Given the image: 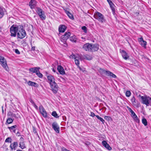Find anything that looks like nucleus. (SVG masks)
Returning a JSON list of instances; mask_svg holds the SVG:
<instances>
[{
	"instance_id": "obj_1",
	"label": "nucleus",
	"mask_w": 151,
	"mask_h": 151,
	"mask_svg": "<svg viewBox=\"0 0 151 151\" xmlns=\"http://www.w3.org/2000/svg\"><path fill=\"white\" fill-rule=\"evenodd\" d=\"M26 35L25 30L23 29L22 25H18V27L17 37L20 39H22Z\"/></svg>"
},
{
	"instance_id": "obj_2",
	"label": "nucleus",
	"mask_w": 151,
	"mask_h": 151,
	"mask_svg": "<svg viewBox=\"0 0 151 151\" xmlns=\"http://www.w3.org/2000/svg\"><path fill=\"white\" fill-rule=\"evenodd\" d=\"M142 98V100L141 101L142 104H145L147 106H149L151 104V97L145 95Z\"/></svg>"
},
{
	"instance_id": "obj_3",
	"label": "nucleus",
	"mask_w": 151,
	"mask_h": 151,
	"mask_svg": "<svg viewBox=\"0 0 151 151\" xmlns=\"http://www.w3.org/2000/svg\"><path fill=\"white\" fill-rule=\"evenodd\" d=\"M94 16L96 19L101 23H103L105 22V20L104 15L99 12H97L95 13Z\"/></svg>"
},
{
	"instance_id": "obj_4",
	"label": "nucleus",
	"mask_w": 151,
	"mask_h": 151,
	"mask_svg": "<svg viewBox=\"0 0 151 151\" xmlns=\"http://www.w3.org/2000/svg\"><path fill=\"white\" fill-rule=\"evenodd\" d=\"M71 36V33L69 32H65L64 35L61 37V41L63 42V44H65L66 40Z\"/></svg>"
},
{
	"instance_id": "obj_5",
	"label": "nucleus",
	"mask_w": 151,
	"mask_h": 151,
	"mask_svg": "<svg viewBox=\"0 0 151 151\" xmlns=\"http://www.w3.org/2000/svg\"><path fill=\"white\" fill-rule=\"evenodd\" d=\"M18 25L17 26H12L10 28L11 36L15 37L16 35V33L18 32Z\"/></svg>"
},
{
	"instance_id": "obj_6",
	"label": "nucleus",
	"mask_w": 151,
	"mask_h": 151,
	"mask_svg": "<svg viewBox=\"0 0 151 151\" xmlns=\"http://www.w3.org/2000/svg\"><path fill=\"white\" fill-rule=\"evenodd\" d=\"M0 62L1 65L6 71H8L9 68L7 66L6 61L5 58L0 55Z\"/></svg>"
},
{
	"instance_id": "obj_7",
	"label": "nucleus",
	"mask_w": 151,
	"mask_h": 151,
	"mask_svg": "<svg viewBox=\"0 0 151 151\" xmlns=\"http://www.w3.org/2000/svg\"><path fill=\"white\" fill-rule=\"evenodd\" d=\"M51 89L54 93H56L58 90L59 87L57 83H54L50 85Z\"/></svg>"
},
{
	"instance_id": "obj_8",
	"label": "nucleus",
	"mask_w": 151,
	"mask_h": 151,
	"mask_svg": "<svg viewBox=\"0 0 151 151\" xmlns=\"http://www.w3.org/2000/svg\"><path fill=\"white\" fill-rule=\"evenodd\" d=\"M92 46V44L89 43H86L83 45V48L86 51L91 52Z\"/></svg>"
},
{
	"instance_id": "obj_9",
	"label": "nucleus",
	"mask_w": 151,
	"mask_h": 151,
	"mask_svg": "<svg viewBox=\"0 0 151 151\" xmlns=\"http://www.w3.org/2000/svg\"><path fill=\"white\" fill-rule=\"evenodd\" d=\"M52 128L55 132L59 133L60 132V127L56 122H54L52 124Z\"/></svg>"
},
{
	"instance_id": "obj_10",
	"label": "nucleus",
	"mask_w": 151,
	"mask_h": 151,
	"mask_svg": "<svg viewBox=\"0 0 151 151\" xmlns=\"http://www.w3.org/2000/svg\"><path fill=\"white\" fill-rule=\"evenodd\" d=\"M47 78L48 81V82L50 85L55 83V79L52 75H49L47 76Z\"/></svg>"
},
{
	"instance_id": "obj_11",
	"label": "nucleus",
	"mask_w": 151,
	"mask_h": 151,
	"mask_svg": "<svg viewBox=\"0 0 151 151\" xmlns=\"http://www.w3.org/2000/svg\"><path fill=\"white\" fill-rule=\"evenodd\" d=\"M39 109L40 113L44 117H47V113L45 109L42 106H39Z\"/></svg>"
},
{
	"instance_id": "obj_12",
	"label": "nucleus",
	"mask_w": 151,
	"mask_h": 151,
	"mask_svg": "<svg viewBox=\"0 0 151 151\" xmlns=\"http://www.w3.org/2000/svg\"><path fill=\"white\" fill-rule=\"evenodd\" d=\"M120 52L121 53L122 57L125 60H126L129 58V56L125 51L120 49Z\"/></svg>"
},
{
	"instance_id": "obj_13",
	"label": "nucleus",
	"mask_w": 151,
	"mask_h": 151,
	"mask_svg": "<svg viewBox=\"0 0 151 151\" xmlns=\"http://www.w3.org/2000/svg\"><path fill=\"white\" fill-rule=\"evenodd\" d=\"M18 146L17 142H15L11 143L10 146V147L12 150H14Z\"/></svg>"
},
{
	"instance_id": "obj_14",
	"label": "nucleus",
	"mask_w": 151,
	"mask_h": 151,
	"mask_svg": "<svg viewBox=\"0 0 151 151\" xmlns=\"http://www.w3.org/2000/svg\"><path fill=\"white\" fill-rule=\"evenodd\" d=\"M132 104L134 106H138L139 103L137 100H136L134 96H133L131 99Z\"/></svg>"
},
{
	"instance_id": "obj_15",
	"label": "nucleus",
	"mask_w": 151,
	"mask_h": 151,
	"mask_svg": "<svg viewBox=\"0 0 151 151\" xmlns=\"http://www.w3.org/2000/svg\"><path fill=\"white\" fill-rule=\"evenodd\" d=\"M138 40L139 44L142 46L144 47L146 46L147 44V42L146 41L143 40L142 37L138 38Z\"/></svg>"
},
{
	"instance_id": "obj_16",
	"label": "nucleus",
	"mask_w": 151,
	"mask_h": 151,
	"mask_svg": "<svg viewBox=\"0 0 151 151\" xmlns=\"http://www.w3.org/2000/svg\"><path fill=\"white\" fill-rule=\"evenodd\" d=\"M102 144L103 146L106 147L108 150H110L112 149L111 147H110L109 144L107 143L105 141H103L102 142Z\"/></svg>"
},
{
	"instance_id": "obj_17",
	"label": "nucleus",
	"mask_w": 151,
	"mask_h": 151,
	"mask_svg": "<svg viewBox=\"0 0 151 151\" xmlns=\"http://www.w3.org/2000/svg\"><path fill=\"white\" fill-rule=\"evenodd\" d=\"M36 2L35 0H31L29 3V6L31 9L34 8L36 6Z\"/></svg>"
},
{
	"instance_id": "obj_18",
	"label": "nucleus",
	"mask_w": 151,
	"mask_h": 151,
	"mask_svg": "<svg viewBox=\"0 0 151 151\" xmlns=\"http://www.w3.org/2000/svg\"><path fill=\"white\" fill-rule=\"evenodd\" d=\"M57 69L60 74L63 75L65 74V72L64 69L61 65L58 66Z\"/></svg>"
},
{
	"instance_id": "obj_19",
	"label": "nucleus",
	"mask_w": 151,
	"mask_h": 151,
	"mask_svg": "<svg viewBox=\"0 0 151 151\" xmlns=\"http://www.w3.org/2000/svg\"><path fill=\"white\" fill-rule=\"evenodd\" d=\"M105 74L108 76L111 77L112 78H115L116 77V76L112 72L106 70Z\"/></svg>"
},
{
	"instance_id": "obj_20",
	"label": "nucleus",
	"mask_w": 151,
	"mask_h": 151,
	"mask_svg": "<svg viewBox=\"0 0 151 151\" xmlns=\"http://www.w3.org/2000/svg\"><path fill=\"white\" fill-rule=\"evenodd\" d=\"M40 68V67H34L30 68L29 70L30 72H32L33 73H36L37 71L39 70Z\"/></svg>"
},
{
	"instance_id": "obj_21",
	"label": "nucleus",
	"mask_w": 151,
	"mask_h": 151,
	"mask_svg": "<svg viewBox=\"0 0 151 151\" xmlns=\"http://www.w3.org/2000/svg\"><path fill=\"white\" fill-rule=\"evenodd\" d=\"M38 15L40 17V18L42 20H45L46 18V16L44 12L43 11H42V12L40 13Z\"/></svg>"
},
{
	"instance_id": "obj_22",
	"label": "nucleus",
	"mask_w": 151,
	"mask_h": 151,
	"mask_svg": "<svg viewBox=\"0 0 151 151\" xmlns=\"http://www.w3.org/2000/svg\"><path fill=\"white\" fill-rule=\"evenodd\" d=\"M28 85L29 86H34L35 87H38V85L37 83L32 82L31 81H29L27 83Z\"/></svg>"
},
{
	"instance_id": "obj_23",
	"label": "nucleus",
	"mask_w": 151,
	"mask_h": 151,
	"mask_svg": "<svg viewBox=\"0 0 151 151\" xmlns=\"http://www.w3.org/2000/svg\"><path fill=\"white\" fill-rule=\"evenodd\" d=\"M91 52L97 51L99 49L98 45H92Z\"/></svg>"
},
{
	"instance_id": "obj_24",
	"label": "nucleus",
	"mask_w": 151,
	"mask_h": 151,
	"mask_svg": "<svg viewBox=\"0 0 151 151\" xmlns=\"http://www.w3.org/2000/svg\"><path fill=\"white\" fill-rule=\"evenodd\" d=\"M66 28V27L65 25H62L59 28V31L60 32H63L65 31Z\"/></svg>"
},
{
	"instance_id": "obj_25",
	"label": "nucleus",
	"mask_w": 151,
	"mask_h": 151,
	"mask_svg": "<svg viewBox=\"0 0 151 151\" xmlns=\"http://www.w3.org/2000/svg\"><path fill=\"white\" fill-rule=\"evenodd\" d=\"M109 3L110 6V8H111V9L112 10L113 14H114V13H115V9L114 8V4L113 3V2H112V1Z\"/></svg>"
},
{
	"instance_id": "obj_26",
	"label": "nucleus",
	"mask_w": 151,
	"mask_h": 151,
	"mask_svg": "<svg viewBox=\"0 0 151 151\" xmlns=\"http://www.w3.org/2000/svg\"><path fill=\"white\" fill-rule=\"evenodd\" d=\"M65 10V13L70 19L73 20L74 19V17L73 15L70 13L68 11Z\"/></svg>"
},
{
	"instance_id": "obj_27",
	"label": "nucleus",
	"mask_w": 151,
	"mask_h": 151,
	"mask_svg": "<svg viewBox=\"0 0 151 151\" xmlns=\"http://www.w3.org/2000/svg\"><path fill=\"white\" fill-rule=\"evenodd\" d=\"M5 12L4 8L0 7V18H1L4 16Z\"/></svg>"
},
{
	"instance_id": "obj_28",
	"label": "nucleus",
	"mask_w": 151,
	"mask_h": 151,
	"mask_svg": "<svg viewBox=\"0 0 151 151\" xmlns=\"http://www.w3.org/2000/svg\"><path fill=\"white\" fill-rule=\"evenodd\" d=\"M70 40L72 42H76V37L74 35L71 36L70 38Z\"/></svg>"
},
{
	"instance_id": "obj_29",
	"label": "nucleus",
	"mask_w": 151,
	"mask_h": 151,
	"mask_svg": "<svg viewBox=\"0 0 151 151\" xmlns=\"http://www.w3.org/2000/svg\"><path fill=\"white\" fill-rule=\"evenodd\" d=\"M17 127L16 125L13 126L11 127H8V128L11 131V130H13L14 133L16 132V129L15 128Z\"/></svg>"
},
{
	"instance_id": "obj_30",
	"label": "nucleus",
	"mask_w": 151,
	"mask_h": 151,
	"mask_svg": "<svg viewBox=\"0 0 151 151\" xmlns=\"http://www.w3.org/2000/svg\"><path fill=\"white\" fill-rule=\"evenodd\" d=\"M85 59H86L88 60H91L92 58V57L91 55H86L85 56Z\"/></svg>"
},
{
	"instance_id": "obj_31",
	"label": "nucleus",
	"mask_w": 151,
	"mask_h": 151,
	"mask_svg": "<svg viewBox=\"0 0 151 151\" xmlns=\"http://www.w3.org/2000/svg\"><path fill=\"white\" fill-rule=\"evenodd\" d=\"M19 147L22 149L25 148V146L24 142H20Z\"/></svg>"
},
{
	"instance_id": "obj_32",
	"label": "nucleus",
	"mask_w": 151,
	"mask_h": 151,
	"mask_svg": "<svg viewBox=\"0 0 151 151\" xmlns=\"http://www.w3.org/2000/svg\"><path fill=\"white\" fill-rule=\"evenodd\" d=\"M142 122L145 126L147 125V121L146 119L145 118H143L142 119Z\"/></svg>"
},
{
	"instance_id": "obj_33",
	"label": "nucleus",
	"mask_w": 151,
	"mask_h": 151,
	"mask_svg": "<svg viewBox=\"0 0 151 151\" xmlns=\"http://www.w3.org/2000/svg\"><path fill=\"white\" fill-rule=\"evenodd\" d=\"M52 115L56 118H58L59 117V116L55 111H53L52 113Z\"/></svg>"
},
{
	"instance_id": "obj_34",
	"label": "nucleus",
	"mask_w": 151,
	"mask_h": 151,
	"mask_svg": "<svg viewBox=\"0 0 151 151\" xmlns=\"http://www.w3.org/2000/svg\"><path fill=\"white\" fill-rule=\"evenodd\" d=\"M96 117L99 120L101 121L103 124H104V119L100 117L98 115H96Z\"/></svg>"
},
{
	"instance_id": "obj_35",
	"label": "nucleus",
	"mask_w": 151,
	"mask_h": 151,
	"mask_svg": "<svg viewBox=\"0 0 151 151\" xmlns=\"http://www.w3.org/2000/svg\"><path fill=\"white\" fill-rule=\"evenodd\" d=\"M106 70H104L102 68H100L99 71L101 74H105Z\"/></svg>"
},
{
	"instance_id": "obj_36",
	"label": "nucleus",
	"mask_w": 151,
	"mask_h": 151,
	"mask_svg": "<svg viewBox=\"0 0 151 151\" xmlns=\"http://www.w3.org/2000/svg\"><path fill=\"white\" fill-rule=\"evenodd\" d=\"M7 115L9 116L15 117V115L11 111L7 113Z\"/></svg>"
},
{
	"instance_id": "obj_37",
	"label": "nucleus",
	"mask_w": 151,
	"mask_h": 151,
	"mask_svg": "<svg viewBox=\"0 0 151 151\" xmlns=\"http://www.w3.org/2000/svg\"><path fill=\"white\" fill-rule=\"evenodd\" d=\"M36 74L39 78H41L42 77V75L40 73L39 70L38 71H37V72Z\"/></svg>"
},
{
	"instance_id": "obj_38",
	"label": "nucleus",
	"mask_w": 151,
	"mask_h": 151,
	"mask_svg": "<svg viewBox=\"0 0 151 151\" xmlns=\"http://www.w3.org/2000/svg\"><path fill=\"white\" fill-rule=\"evenodd\" d=\"M12 139L11 137H7L5 140V142H10L11 143L12 141Z\"/></svg>"
},
{
	"instance_id": "obj_39",
	"label": "nucleus",
	"mask_w": 151,
	"mask_h": 151,
	"mask_svg": "<svg viewBox=\"0 0 151 151\" xmlns=\"http://www.w3.org/2000/svg\"><path fill=\"white\" fill-rule=\"evenodd\" d=\"M13 122V120L10 118H8L6 120V122L8 124H10L12 123Z\"/></svg>"
},
{
	"instance_id": "obj_40",
	"label": "nucleus",
	"mask_w": 151,
	"mask_h": 151,
	"mask_svg": "<svg viewBox=\"0 0 151 151\" xmlns=\"http://www.w3.org/2000/svg\"><path fill=\"white\" fill-rule=\"evenodd\" d=\"M131 93L130 91H127L126 92V96L128 97H129L131 95Z\"/></svg>"
},
{
	"instance_id": "obj_41",
	"label": "nucleus",
	"mask_w": 151,
	"mask_h": 151,
	"mask_svg": "<svg viewBox=\"0 0 151 151\" xmlns=\"http://www.w3.org/2000/svg\"><path fill=\"white\" fill-rule=\"evenodd\" d=\"M75 62L76 64L79 67V60L77 58H76L75 60Z\"/></svg>"
},
{
	"instance_id": "obj_42",
	"label": "nucleus",
	"mask_w": 151,
	"mask_h": 151,
	"mask_svg": "<svg viewBox=\"0 0 151 151\" xmlns=\"http://www.w3.org/2000/svg\"><path fill=\"white\" fill-rule=\"evenodd\" d=\"M37 12L38 14L40 13L43 11L41 9H40L39 7H37Z\"/></svg>"
},
{
	"instance_id": "obj_43",
	"label": "nucleus",
	"mask_w": 151,
	"mask_h": 151,
	"mask_svg": "<svg viewBox=\"0 0 151 151\" xmlns=\"http://www.w3.org/2000/svg\"><path fill=\"white\" fill-rule=\"evenodd\" d=\"M134 120L135 122H137V123H139V119H138V118L137 116H136V117H135V118H134V119H133Z\"/></svg>"
},
{
	"instance_id": "obj_44",
	"label": "nucleus",
	"mask_w": 151,
	"mask_h": 151,
	"mask_svg": "<svg viewBox=\"0 0 151 151\" xmlns=\"http://www.w3.org/2000/svg\"><path fill=\"white\" fill-rule=\"evenodd\" d=\"M82 29L83 30L84 32L85 33H86L87 32V29L86 27L85 26H83L82 27Z\"/></svg>"
},
{
	"instance_id": "obj_45",
	"label": "nucleus",
	"mask_w": 151,
	"mask_h": 151,
	"mask_svg": "<svg viewBox=\"0 0 151 151\" xmlns=\"http://www.w3.org/2000/svg\"><path fill=\"white\" fill-rule=\"evenodd\" d=\"M70 58H74L75 59L76 58H77V57H76V56L75 55H73L72 54V55H71L70 56Z\"/></svg>"
},
{
	"instance_id": "obj_46",
	"label": "nucleus",
	"mask_w": 151,
	"mask_h": 151,
	"mask_svg": "<svg viewBox=\"0 0 151 151\" xmlns=\"http://www.w3.org/2000/svg\"><path fill=\"white\" fill-rule=\"evenodd\" d=\"M127 108L128 110L131 113L133 111L131 109V108H130L128 106H127Z\"/></svg>"
},
{
	"instance_id": "obj_47",
	"label": "nucleus",
	"mask_w": 151,
	"mask_h": 151,
	"mask_svg": "<svg viewBox=\"0 0 151 151\" xmlns=\"http://www.w3.org/2000/svg\"><path fill=\"white\" fill-rule=\"evenodd\" d=\"M15 52L17 54H19L20 53V52L19 50L17 49H16L15 50Z\"/></svg>"
},
{
	"instance_id": "obj_48",
	"label": "nucleus",
	"mask_w": 151,
	"mask_h": 151,
	"mask_svg": "<svg viewBox=\"0 0 151 151\" xmlns=\"http://www.w3.org/2000/svg\"><path fill=\"white\" fill-rule=\"evenodd\" d=\"M90 116L92 117H94L95 116H96V115H95V114L93 112H91Z\"/></svg>"
},
{
	"instance_id": "obj_49",
	"label": "nucleus",
	"mask_w": 151,
	"mask_h": 151,
	"mask_svg": "<svg viewBox=\"0 0 151 151\" xmlns=\"http://www.w3.org/2000/svg\"><path fill=\"white\" fill-rule=\"evenodd\" d=\"M110 118V117L108 116H105L104 117L105 119L108 120H109Z\"/></svg>"
},
{
	"instance_id": "obj_50",
	"label": "nucleus",
	"mask_w": 151,
	"mask_h": 151,
	"mask_svg": "<svg viewBox=\"0 0 151 151\" xmlns=\"http://www.w3.org/2000/svg\"><path fill=\"white\" fill-rule=\"evenodd\" d=\"M20 142H24V139L23 137H21L20 139Z\"/></svg>"
},
{
	"instance_id": "obj_51",
	"label": "nucleus",
	"mask_w": 151,
	"mask_h": 151,
	"mask_svg": "<svg viewBox=\"0 0 151 151\" xmlns=\"http://www.w3.org/2000/svg\"><path fill=\"white\" fill-rule=\"evenodd\" d=\"M34 107L36 109H38V107L35 104V103L33 105Z\"/></svg>"
},
{
	"instance_id": "obj_52",
	"label": "nucleus",
	"mask_w": 151,
	"mask_h": 151,
	"mask_svg": "<svg viewBox=\"0 0 151 151\" xmlns=\"http://www.w3.org/2000/svg\"><path fill=\"white\" fill-rule=\"evenodd\" d=\"M29 101L32 104V105L35 103L32 99H30Z\"/></svg>"
},
{
	"instance_id": "obj_53",
	"label": "nucleus",
	"mask_w": 151,
	"mask_h": 151,
	"mask_svg": "<svg viewBox=\"0 0 151 151\" xmlns=\"http://www.w3.org/2000/svg\"><path fill=\"white\" fill-rule=\"evenodd\" d=\"M142 97H144V96H141L140 95H139L138 96V97H139L140 98V99L141 101H142Z\"/></svg>"
},
{
	"instance_id": "obj_54",
	"label": "nucleus",
	"mask_w": 151,
	"mask_h": 151,
	"mask_svg": "<svg viewBox=\"0 0 151 151\" xmlns=\"http://www.w3.org/2000/svg\"><path fill=\"white\" fill-rule=\"evenodd\" d=\"M31 50L34 51L35 50V46L32 47L31 49Z\"/></svg>"
},
{
	"instance_id": "obj_55",
	"label": "nucleus",
	"mask_w": 151,
	"mask_h": 151,
	"mask_svg": "<svg viewBox=\"0 0 151 151\" xmlns=\"http://www.w3.org/2000/svg\"><path fill=\"white\" fill-rule=\"evenodd\" d=\"M17 135L18 136H19L20 135V133L19 132H18L16 133Z\"/></svg>"
},
{
	"instance_id": "obj_56",
	"label": "nucleus",
	"mask_w": 151,
	"mask_h": 151,
	"mask_svg": "<svg viewBox=\"0 0 151 151\" xmlns=\"http://www.w3.org/2000/svg\"><path fill=\"white\" fill-rule=\"evenodd\" d=\"M137 116L135 114H134V115H133V116H131L133 118V119L135 118V117H136V116Z\"/></svg>"
},
{
	"instance_id": "obj_57",
	"label": "nucleus",
	"mask_w": 151,
	"mask_h": 151,
	"mask_svg": "<svg viewBox=\"0 0 151 151\" xmlns=\"http://www.w3.org/2000/svg\"><path fill=\"white\" fill-rule=\"evenodd\" d=\"M131 113V116H133V115H134V114H135V113L133 111Z\"/></svg>"
},
{
	"instance_id": "obj_58",
	"label": "nucleus",
	"mask_w": 151,
	"mask_h": 151,
	"mask_svg": "<svg viewBox=\"0 0 151 151\" xmlns=\"http://www.w3.org/2000/svg\"><path fill=\"white\" fill-rule=\"evenodd\" d=\"M85 144L86 145H88L90 144V143L89 142H88L87 143H85Z\"/></svg>"
},
{
	"instance_id": "obj_59",
	"label": "nucleus",
	"mask_w": 151,
	"mask_h": 151,
	"mask_svg": "<svg viewBox=\"0 0 151 151\" xmlns=\"http://www.w3.org/2000/svg\"><path fill=\"white\" fill-rule=\"evenodd\" d=\"M107 0V1L108 2V3L111 1L110 0Z\"/></svg>"
},
{
	"instance_id": "obj_60",
	"label": "nucleus",
	"mask_w": 151,
	"mask_h": 151,
	"mask_svg": "<svg viewBox=\"0 0 151 151\" xmlns=\"http://www.w3.org/2000/svg\"><path fill=\"white\" fill-rule=\"evenodd\" d=\"M79 68L80 70H82V69H81V68L79 66V67H78Z\"/></svg>"
},
{
	"instance_id": "obj_61",
	"label": "nucleus",
	"mask_w": 151,
	"mask_h": 151,
	"mask_svg": "<svg viewBox=\"0 0 151 151\" xmlns=\"http://www.w3.org/2000/svg\"><path fill=\"white\" fill-rule=\"evenodd\" d=\"M17 151H24L22 150H17Z\"/></svg>"
},
{
	"instance_id": "obj_62",
	"label": "nucleus",
	"mask_w": 151,
	"mask_h": 151,
	"mask_svg": "<svg viewBox=\"0 0 151 151\" xmlns=\"http://www.w3.org/2000/svg\"><path fill=\"white\" fill-rule=\"evenodd\" d=\"M52 70H53V71L54 72H55V70L54 69H53Z\"/></svg>"
},
{
	"instance_id": "obj_63",
	"label": "nucleus",
	"mask_w": 151,
	"mask_h": 151,
	"mask_svg": "<svg viewBox=\"0 0 151 151\" xmlns=\"http://www.w3.org/2000/svg\"><path fill=\"white\" fill-rule=\"evenodd\" d=\"M82 39H83V37H82Z\"/></svg>"
},
{
	"instance_id": "obj_64",
	"label": "nucleus",
	"mask_w": 151,
	"mask_h": 151,
	"mask_svg": "<svg viewBox=\"0 0 151 151\" xmlns=\"http://www.w3.org/2000/svg\"><path fill=\"white\" fill-rule=\"evenodd\" d=\"M2 111H3H3H4V110H2Z\"/></svg>"
}]
</instances>
